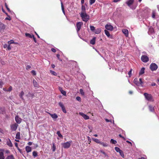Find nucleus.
<instances>
[{"label":"nucleus","mask_w":159,"mask_h":159,"mask_svg":"<svg viewBox=\"0 0 159 159\" xmlns=\"http://www.w3.org/2000/svg\"><path fill=\"white\" fill-rule=\"evenodd\" d=\"M80 16L83 20L86 22H87L89 19V16L86 13H80Z\"/></svg>","instance_id":"obj_1"},{"label":"nucleus","mask_w":159,"mask_h":159,"mask_svg":"<svg viewBox=\"0 0 159 159\" xmlns=\"http://www.w3.org/2000/svg\"><path fill=\"white\" fill-rule=\"evenodd\" d=\"M72 143V141H70L69 142L62 143L61 144L62 147L64 148H68L70 146L71 144Z\"/></svg>","instance_id":"obj_2"},{"label":"nucleus","mask_w":159,"mask_h":159,"mask_svg":"<svg viewBox=\"0 0 159 159\" xmlns=\"http://www.w3.org/2000/svg\"><path fill=\"white\" fill-rule=\"evenodd\" d=\"M144 95L147 100L150 101H153V98L151 95L147 93H144Z\"/></svg>","instance_id":"obj_3"},{"label":"nucleus","mask_w":159,"mask_h":159,"mask_svg":"<svg viewBox=\"0 0 159 159\" xmlns=\"http://www.w3.org/2000/svg\"><path fill=\"white\" fill-rule=\"evenodd\" d=\"M157 68V66L155 63H152L150 65V68L152 71L156 70Z\"/></svg>","instance_id":"obj_4"},{"label":"nucleus","mask_w":159,"mask_h":159,"mask_svg":"<svg viewBox=\"0 0 159 159\" xmlns=\"http://www.w3.org/2000/svg\"><path fill=\"white\" fill-rule=\"evenodd\" d=\"M134 83L138 86H143V82L142 80H134Z\"/></svg>","instance_id":"obj_5"},{"label":"nucleus","mask_w":159,"mask_h":159,"mask_svg":"<svg viewBox=\"0 0 159 159\" xmlns=\"http://www.w3.org/2000/svg\"><path fill=\"white\" fill-rule=\"evenodd\" d=\"M83 25V23L81 22H79L77 23L76 24V31L77 32H78L80 30L81 28V27Z\"/></svg>","instance_id":"obj_6"},{"label":"nucleus","mask_w":159,"mask_h":159,"mask_svg":"<svg viewBox=\"0 0 159 159\" xmlns=\"http://www.w3.org/2000/svg\"><path fill=\"white\" fill-rule=\"evenodd\" d=\"M141 60L143 62H147L149 60L148 57L146 55H143L141 57Z\"/></svg>","instance_id":"obj_7"},{"label":"nucleus","mask_w":159,"mask_h":159,"mask_svg":"<svg viewBox=\"0 0 159 159\" xmlns=\"http://www.w3.org/2000/svg\"><path fill=\"white\" fill-rule=\"evenodd\" d=\"M79 114L85 120H87L89 119V117L88 116L83 112H80L79 113Z\"/></svg>","instance_id":"obj_8"},{"label":"nucleus","mask_w":159,"mask_h":159,"mask_svg":"<svg viewBox=\"0 0 159 159\" xmlns=\"http://www.w3.org/2000/svg\"><path fill=\"white\" fill-rule=\"evenodd\" d=\"M4 149L0 148V159H5V157L4 156Z\"/></svg>","instance_id":"obj_9"},{"label":"nucleus","mask_w":159,"mask_h":159,"mask_svg":"<svg viewBox=\"0 0 159 159\" xmlns=\"http://www.w3.org/2000/svg\"><path fill=\"white\" fill-rule=\"evenodd\" d=\"M105 27L106 28V29L108 30L111 31L113 30V26L110 25H106L105 26Z\"/></svg>","instance_id":"obj_10"},{"label":"nucleus","mask_w":159,"mask_h":159,"mask_svg":"<svg viewBox=\"0 0 159 159\" xmlns=\"http://www.w3.org/2000/svg\"><path fill=\"white\" fill-rule=\"evenodd\" d=\"M15 119L16 122L18 124L20 123L21 121V119L18 116H16Z\"/></svg>","instance_id":"obj_11"},{"label":"nucleus","mask_w":159,"mask_h":159,"mask_svg":"<svg viewBox=\"0 0 159 159\" xmlns=\"http://www.w3.org/2000/svg\"><path fill=\"white\" fill-rule=\"evenodd\" d=\"M134 2V0H128L126 2V3L129 7H130L133 4Z\"/></svg>","instance_id":"obj_12"},{"label":"nucleus","mask_w":159,"mask_h":159,"mask_svg":"<svg viewBox=\"0 0 159 159\" xmlns=\"http://www.w3.org/2000/svg\"><path fill=\"white\" fill-rule=\"evenodd\" d=\"M18 126V125L16 124H15L12 125L11 126V128L12 130L13 131L16 130L17 129V127Z\"/></svg>","instance_id":"obj_13"},{"label":"nucleus","mask_w":159,"mask_h":159,"mask_svg":"<svg viewBox=\"0 0 159 159\" xmlns=\"http://www.w3.org/2000/svg\"><path fill=\"white\" fill-rule=\"evenodd\" d=\"M26 97L29 99L32 98L34 97V94L32 93L29 92L28 94L26 95Z\"/></svg>","instance_id":"obj_14"},{"label":"nucleus","mask_w":159,"mask_h":159,"mask_svg":"<svg viewBox=\"0 0 159 159\" xmlns=\"http://www.w3.org/2000/svg\"><path fill=\"white\" fill-rule=\"evenodd\" d=\"M122 31L126 37H128L129 34V32L126 29H123L122 30Z\"/></svg>","instance_id":"obj_15"},{"label":"nucleus","mask_w":159,"mask_h":159,"mask_svg":"<svg viewBox=\"0 0 159 159\" xmlns=\"http://www.w3.org/2000/svg\"><path fill=\"white\" fill-rule=\"evenodd\" d=\"M48 113L53 119H56L58 117L57 115L55 113L53 114H52L50 113Z\"/></svg>","instance_id":"obj_16"},{"label":"nucleus","mask_w":159,"mask_h":159,"mask_svg":"<svg viewBox=\"0 0 159 159\" xmlns=\"http://www.w3.org/2000/svg\"><path fill=\"white\" fill-rule=\"evenodd\" d=\"M7 144L10 147H11L12 146V143H11L10 140L9 139H7Z\"/></svg>","instance_id":"obj_17"},{"label":"nucleus","mask_w":159,"mask_h":159,"mask_svg":"<svg viewBox=\"0 0 159 159\" xmlns=\"http://www.w3.org/2000/svg\"><path fill=\"white\" fill-rule=\"evenodd\" d=\"M154 32V30L153 27L151 26L150 27L148 28V33L149 34H152Z\"/></svg>","instance_id":"obj_18"},{"label":"nucleus","mask_w":159,"mask_h":159,"mask_svg":"<svg viewBox=\"0 0 159 159\" xmlns=\"http://www.w3.org/2000/svg\"><path fill=\"white\" fill-rule=\"evenodd\" d=\"M6 27L5 25L1 22H0V30H4Z\"/></svg>","instance_id":"obj_19"},{"label":"nucleus","mask_w":159,"mask_h":159,"mask_svg":"<svg viewBox=\"0 0 159 159\" xmlns=\"http://www.w3.org/2000/svg\"><path fill=\"white\" fill-rule=\"evenodd\" d=\"M96 37H94L92 39L90 40V43L92 45H94L95 44V43Z\"/></svg>","instance_id":"obj_20"},{"label":"nucleus","mask_w":159,"mask_h":159,"mask_svg":"<svg viewBox=\"0 0 159 159\" xmlns=\"http://www.w3.org/2000/svg\"><path fill=\"white\" fill-rule=\"evenodd\" d=\"M25 149L27 152H30L31 151V148L30 146H27L25 148Z\"/></svg>","instance_id":"obj_21"},{"label":"nucleus","mask_w":159,"mask_h":159,"mask_svg":"<svg viewBox=\"0 0 159 159\" xmlns=\"http://www.w3.org/2000/svg\"><path fill=\"white\" fill-rule=\"evenodd\" d=\"M59 90H60L61 93L64 96H66V93L65 91L62 90V89L61 88H59Z\"/></svg>","instance_id":"obj_22"},{"label":"nucleus","mask_w":159,"mask_h":159,"mask_svg":"<svg viewBox=\"0 0 159 159\" xmlns=\"http://www.w3.org/2000/svg\"><path fill=\"white\" fill-rule=\"evenodd\" d=\"M100 152L102 153L104 155L105 157H108V155L106 154V153L102 150H100Z\"/></svg>","instance_id":"obj_23"},{"label":"nucleus","mask_w":159,"mask_h":159,"mask_svg":"<svg viewBox=\"0 0 159 159\" xmlns=\"http://www.w3.org/2000/svg\"><path fill=\"white\" fill-rule=\"evenodd\" d=\"M145 68L144 67H142L140 70V71L139 72V75H141L143 74L144 72Z\"/></svg>","instance_id":"obj_24"},{"label":"nucleus","mask_w":159,"mask_h":159,"mask_svg":"<svg viewBox=\"0 0 159 159\" xmlns=\"http://www.w3.org/2000/svg\"><path fill=\"white\" fill-rule=\"evenodd\" d=\"M101 28H98L95 30L94 32L96 34H98L101 32Z\"/></svg>","instance_id":"obj_25"},{"label":"nucleus","mask_w":159,"mask_h":159,"mask_svg":"<svg viewBox=\"0 0 159 159\" xmlns=\"http://www.w3.org/2000/svg\"><path fill=\"white\" fill-rule=\"evenodd\" d=\"M92 139L94 141L100 144L101 142L99 140L97 139L92 138Z\"/></svg>","instance_id":"obj_26"},{"label":"nucleus","mask_w":159,"mask_h":159,"mask_svg":"<svg viewBox=\"0 0 159 159\" xmlns=\"http://www.w3.org/2000/svg\"><path fill=\"white\" fill-rule=\"evenodd\" d=\"M82 11L81 13H86L85 7V6L82 5L81 7Z\"/></svg>","instance_id":"obj_27"},{"label":"nucleus","mask_w":159,"mask_h":159,"mask_svg":"<svg viewBox=\"0 0 159 159\" xmlns=\"http://www.w3.org/2000/svg\"><path fill=\"white\" fill-rule=\"evenodd\" d=\"M6 159H14V158L12 155H11L8 156L6 157Z\"/></svg>","instance_id":"obj_28"},{"label":"nucleus","mask_w":159,"mask_h":159,"mask_svg":"<svg viewBox=\"0 0 159 159\" xmlns=\"http://www.w3.org/2000/svg\"><path fill=\"white\" fill-rule=\"evenodd\" d=\"M104 32L105 34L108 37H110V34L107 30H105Z\"/></svg>","instance_id":"obj_29"},{"label":"nucleus","mask_w":159,"mask_h":159,"mask_svg":"<svg viewBox=\"0 0 159 159\" xmlns=\"http://www.w3.org/2000/svg\"><path fill=\"white\" fill-rule=\"evenodd\" d=\"M156 15V12L155 10H153L152 11V17L153 18H155Z\"/></svg>","instance_id":"obj_30"},{"label":"nucleus","mask_w":159,"mask_h":159,"mask_svg":"<svg viewBox=\"0 0 159 159\" xmlns=\"http://www.w3.org/2000/svg\"><path fill=\"white\" fill-rule=\"evenodd\" d=\"M33 82L35 87H38V84L36 80H33Z\"/></svg>","instance_id":"obj_31"},{"label":"nucleus","mask_w":159,"mask_h":159,"mask_svg":"<svg viewBox=\"0 0 159 159\" xmlns=\"http://www.w3.org/2000/svg\"><path fill=\"white\" fill-rule=\"evenodd\" d=\"M16 138L18 139H20V133L18 132L16 135Z\"/></svg>","instance_id":"obj_32"},{"label":"nucleus","mask_w":159,"mask_h":159,"mask_svg":"<svg viewBox=\"0 0 159 159\" xmlns=\"http://www.w3.org/2000/svg\"><path fill=\"white\" fill-rule=\"evenodd\" d=\"M24 92L22 91L20 92V93L19 94V96L22 99H23V95H24Z\"/></svg>","instance_id":"obj_33"},{"label":"nucleus","mask_w":159,"mask_h":159,"mask_svg":"<svg viewBox=\"0 0 159 159\" xmlns=\"http://www.w3.org/2000/svg\"><path fill=\"white\" fill-rule=\"evenodd\" d=\"M119 152L120 153V156L123 158H124L125 157V156H124V154L123 152L121 150L120 151V152Z\"/></svg>","instance_id":"obj_34"},{"label":"nucleus","mask_w":159,"mask_h":159,"mask_svg":"<svg viewBox=\"0 0 159 159\" xmlns=\"http://www.w3.org/2000/svg\"><path fill=\"white\" fill-rule=\"evenodd\" d=\"M149 108L150 111L151 112H153L154 111V107L151 105L149 106Z\"/></svg>","instance_id":"obj_35"},{"label":"nucleus","mask_w":159,"mask_h":159,"mask_svg":"<svg viewBox=\"0 0 159 159\" xmlns=\"http://www.w3.org/2000/svg\"><path fill=\"white\" fill-rule=\"evenodd\" d=\"M100 144L102 145L104 147H107L108 146V144L107 143L104 142H101Z\"/></svg>","instance_id":"obj_36"},{"label":"nucleus","mask_w":159,"mask_h":159,"mask_svg":"<svg viewBox=\"0 0 159 159\" xmlns=\"http://www.w3.org/2000/svg\"><path fill=\"white\" fill-rule=\"evenodd\" d=\"M25 36L27 37H29L30 38H32V35H31V34L29 33H26L25 34Z\"/></svg>","instance_id":"obj_37"},{"label":"nucleus","mask_w":159,"mask_h":159,"mask_svg":"<svg viewBox=\"0 0 159 159\" xmlns=\"http://www.w3.org/2000/svg\"><path fill=\"white\" fill-rule=\"evenodd\" d=\"M57 134L58 136L59 137H60L62 138H63V136L61 135V134L60 132L59 131H58L57 132Z\"/></svg>","instance_id":"obj_38"},{"label":"nucleus","mask_w":159,"mask_h":159,"mask_svg":"<svg viewBox=\"0 0 159 159\" xmlns=\"http://www.w3.org/2000/svg\"><path fill=\"white\" fill-rule=\"evenodd\" d=\"M80 93L81 94V95H82L83 96L84 95V92L83 91V90L82 89H80Z\"/></svg>","instance_id":"obj_39"},{"label":"nucleus","mask_w":159,"mask_h":159,"mask_svg":"<svg viewBox=\"0 0 159 159\" xmlns=\"http://www.w3.org/2000/svg\"><path fill=\"white\" fill-rule=\"evenodd\" d=\"M115 150L117 152H120V151L121 150L120 149L117 147H115Z\"/></svg>","instance_id":"obj_40"},{"label":"nucleus","mask_w":159,"mask_h":159,"mask_svg":"<svg viewBox=\"0 0 159 159\" xmlns=\"http://www.w3.org/2000/svg\"><path fill=\"white\" fill-rule=\"evenodd\" d=\"M52 150L53 152H54L56 150V147L54 143L52 144Z\"/></svg>","instance_id":"obj_41"},{"label":"nucleus","mask_w":159,"mask_h":159,"mask_svg":"<svg viewBox=\"0 0 159 159\" xmlns=\"http://www.w3.org/2000/svg\"><path fill=\"white\" fill-rule=\"evenodd\" d=\"M111 143H112L113 144H116L117 142L116 141L112 139H111Z\"/></svg>","instance_id":"obj_42"},{"label":"nucleus","mask_w":159,"mask_h":159,"mask_svg":"<svg viewBox=\"0 0 159 159\" xmlns=\"http://www.w3.org/2000/svg\"><path fill=\"white\" fill-rule=\"evenodd\" d=\"M59 106L61 107V108H62L64 107V105L61 102H59L58 103Z\"/></svg>","instance_id":"obj_43"},{"label":"nucleus","mask_w":159,"mask_h":159,"mask_svg":"<svg viewBox=\"0 0 159 159\" xmlns=\"http://www.w3.org/2000/svg\"><path fill=\"white\" fill-rule=\"evenodd\" d=\"M95 2V0H90L89 3L90 5H92L93 3H94Z\"/></svg>","instance_id":"obj_44"},{"label":"nucleus","mask_w":159,"mask_h":159,"mask_svg":"<svg viewBox=\"0 0 159 159\" xmlns=\"http://www.w3.org/2000/svg\"><path fill=\"white\" fill-rule=\"evenodd\" d=\"M132 70V69H131L130 71L128 72V74L129 75V77H130L131 75V72Z\"/></svg>","instance_id":"obj_45"},{"label":"nucleus","mask_w":159,"mask_h":159,"mask_svg":"<svg viewBox=\"0 0 159 159\" xmlns=\"http://www.w3.org/2000/svg\"><path fill=\"white\" fill-rule=\"evenodd\" d=\"M5 7L8 10V11L9 12H10L11 11L10 9L8 7L7 5V4L6 3H5Z\"/></svg>","instance_id":"obj_46"},{"label":"nucleus","mask_w":159,"mask_h":159,"mask_svg":"<svg viewBox=\"0 0 159 159\" xmlns=\"http://www.w3.org/2000/svg\"><path fill=\"white\" fill-rule=\"evenodd\" d=\"M33 155L34 157H36L37 155V153L35 151H34L33 152Z\"/></svg>","instance_id":"obj_47"},{"label":"nucleus","mask_w":159,"mask_h":159,"mask_svg":"<svg viewBox=\"0 0 159 159\" xmlns=\"http://www.w3.org/2000/svg\"><path fill=\"white\" fill-rule=\"evenodd\" d=\"M50 73L53 75H57V73L56 72H55L54 71L50 70Z\"/></svg>","instance_id":"obj_48"},{"label":"nucleus","mask_w":159,"mask_h":159,"mask_svg":"<svg viewBox=\"0 0 159 159\" xmlns=\"http://www.w3.org/2000/svg\"><path fill=\"white\" fill-rule=\"evenodd\" d=\"M90 30L92 31H94L95 30V28L93 26H90Z\"/></svg>","instance_id":"obj_49"},{"label":"nucleus","mask_w":159,"mask_h":159,"mask_svg":"<svg viewBox=\"0 0 159 159\" xmlns=\"http://www.w3.org/2000/svg\"><path fill=\"white\" fill-rule=\"evenodd\" d=\"M57 57L58 59L60 61H62V59L60 58V55L59 54H57Z\"/></svg>","instance_id":"obj_50"},{"label":"nucleus","mask_w":159,"mask_h":159,"mask_svg":"<svg viewBox=\"0 0 159 159\" xmlns=\"http://www.w3.org/2000/svg\"><path fill=\"white\" fill-rule=\"evenodd\" d=\"M61 109L62 110V111L64 113H66V111L65 109V107L61 108Z\"/></svg>","instance_id":"obj_51"},{"label":"nucleus","mask_w":159,"mask_h":159,"mask_svg":"<svg viewBox=\"0 0 159 159\" xmlns=\"http://www.w3.org/2000/svg\"><path fill=\"white\" fill-rule=\"evenodd\" d=\"M31 73L33 74V75H36V73L35 70H32L31 72Z\"/></svg>","instance_id":"obj_52"},{"label":"nucleus","mask_w":159,"mask_h":159,"mask_svg":"<svg viewBox=\"0 0 159 159\" xmlns=\"http://www.w3.org/2000/svg\"><path fill=\"white\" fill-rule=\"evenodd\" d=\"M12 90V88L11 86H10L7 89V91L10 92Z\"/></svg>","instance_id":"obj_53"},{"label":"nucleus","mask_w":159,"mask_h":159,"mask_svg":"<svg viewBox=\"0 0 159 159\" xmlns=\"http://www.w3.org/2000/svg\"><path fill=\"white\" fill-rule=\"evenodd\" d=\"M76 99L79 101H80L81 98L80 97H77L76 98Z\"/></svg>","instance_id":"obj_54"},{"label":"nucleus","mask_w":159,"mask_h":159,"mask_svg":"<svg viewBox=\"0 0 159 159\" xmlns=\"http://www.w3.org/2000/svg\"><path fill=\"white\" fill-rule=\"evenodd\" d=\"M3 84V83L1 81H0V88H1L2 87V85Z\"/></svg>","instance_id":"obj_55"},{"label":"nucleus","mask_w":159,"mask_h":159,"mask_svg":"<svg viewBox=\"0 0 159 159\" xmlns=\"http://www.w3.org/2000/svg\"><path fill=\"white\" fill-rule=\"evenodd\" d=\"M32 36H33L32 38H33V39L34 41V42L35 43H36L37 42H36V39L34 37V35H32Z\"/></svg>","instance_id":"obj_56"},{"label":"nucleus","mask_w":159,"mask_h":159,"mask_svg":"<svg viewBox=\"0 0 159 159\" xmlns=\"http://www.w3.org/2000/svg\"><path fill=\"white\" fill-rule=\"evenodd\" d=\"M51 51L53 52H56V50L54 48H52L51 49Z\"/></svg>","instance_id":"obj_57"},{"label":"nucleus","mask_w":159,"mask_h":159,"mask_svg":"<svg viewBox=\"0 0 159 159\" xmlns=\"http://www.w3.org/2000/svg\"><path fill=\"white\" fill-rule=\"evenodd\" d=\"M61 9H62V11L63 10H64V7L62 3V2H61Z\"/></svg>","instance_id":"obj_58"},{"label":"nucleus","mask_w":159,"mask_h":159,"mask_svg":"<svg viewBox=\"0 0 159 159\" xmlns=\"http://www.w3.org/2000/svg\"><path fill=\"white\" fill-rule=\"evenodd\" d=\"M30 67H31L29 65H27V66L26 67V69L27 70H28V69H29L30 68Z\"/></svg>","instance_id":"obj_59"},{"label":"nucleus","mask_w":159,"mask_h":159,"mask_svg":"<svg viewBox=\"0 0 159 159\" xmlns=\"http://www.w3.org/2000/svg\"><path fill=\"white\" fill-rule=\"evenodd\" d=\"M5 19L6 20H11V19L10 17H7Z\"/></svg>","instance_id":"obj_60"},{"label":"nucleus","mask_w":159,"mask_h":159,"mask_svg":"<svg viewBox=\"0 0 159 159\" xmlns=\"http://www.w3.org/2000/svg\"><path fill=\"white\" fill-rule=\"evenodd\" d=\"M8 46L7 44H5L3 45V47L4 48H6Z\"/></svg>","instance_id":"obj_61"},{"label":"nucleus","mask_w":159,"mask_h":159,"mask_svg":"<svg viewBox=\"0 0 159 159\" xmlns=\"http://www.w3.org/2000/svg\"><path fill=\"white\" fill-rule=\"evenodd\" d=\"M7 48L9 50H10L11 49V48L10 45H8V46Z\"/></svg>","instance_id":"obj_62"},{"label":"nucleus","mask_w":159,"mask_h":159,"mask_svg":"<svg viewBox=\"0 0 159 159\" xmlns=\"http://www.w3.org/2000/svg\"><path fill=\"white\" fill-rule=\"evenodd\" d=\"M32 144V142H29L28 143V144L29 145H31Z\"/></svg>","instance_id":"obj_63"},{"label":"nucleus","mask_w":159,"mask_h":159,"mask_svg":"<svg viewBox=\"0 0 159 159\" xmlns=\"http://www.w3.org/2000/svg\"><path fill=\"white\" fill-rule=\"evenodd\" d=\"M3 90L5 91H7V89L6 88H3Z\"/></svg>","instance_id":"obj_64"}]
</instances>
